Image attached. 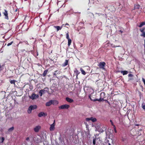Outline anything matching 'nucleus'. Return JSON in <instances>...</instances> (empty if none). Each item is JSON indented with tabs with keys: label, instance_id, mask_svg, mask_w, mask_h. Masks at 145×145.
Returning a JSON list of instances; mask_svg holds the SVG:
<instances>
[{
	"label": "nucleus",
	"instance_id": "f257e3e1",
	"mask_svg": "<svg viewBox=\"0 0 145 145\" xmlns=\"http://www.w3.org/2000/svg\"><path fill=\"white\" fill-rule=\"evenodd\" d=\"M37 106L35 105H31L30 106L27 110V112L29 114H31L32 112V110H34L37 108Z\"/></svg>",
	"mask_w": 145,
	"mask_h": 145
},
{
	"label": "nucleus",
	"instance_id": "f03ea898",
	"mask_svg": "<svg viewBox=\"0 0 145 145\" xmlns=\"http://www.w3.org/2000/svg\"><path fill=\"white\" fill-rule=\"evenodd\" d=\"M106 65V63L104 62H102L99 63L98 66L100 68L102 69L103 70H105V67Z\"/></svg>",
	"mask_w": 145,
	"mask_h": 145
},
{
	"label": "nucleus",
	"instance_id": "7ed1b4c3",
	"mask_svg": "<svg viewBox=\"0 0 145 145\" xmlns=\"http://www.w3.org/2000/svg\"><path fill=\"white\" fill-rule=\"evenodd\" d=\"M57 103V101L51 100L46 103V106H49L52 104L54 105L55 103Z\"/></svg>",
	"mask_w": 145,
	"mask_h": 145
},
{
	"label": "nucleus",
	"instance_id": "20e7f679",
	"mask_svg": "<svg viewBox=\"0 0 145 145\" xmlns=\"http://www.w3.org/2000/svg\"><path fill=\"white\" fill-rule=\"evenodd\" d=\"M70 107L69 105L65 104L59 106V109H68Z\"/></svg>",
	"mask_w": 145,
	"mask_h": 145
},
{
	"label": "nucleus",
	"instance_id": "39448f33",
	"mask_svg": "<svg viewBox=\"0 0 145 145\" xmlns=\"http://www.w3.org/2000/svg\"><path fill=\"white\" fill-rule=\"evenodd\" d=\"M29 97L32 100L36 99L39 97V95L33 93L31 96H29Z\"/></svg>",
	"mask_w": 145,
	"mask_h": 145
},
{
	"label": "nucleus",
	"instance_id": "423d86ee",
	"mask_svg": "<svg viewBox=\"0 0 145 145\" xmlns=\"http://www.w3.org/2000/svg\"><path fill=\"white\" fill-rule=\"evenodd\" d=\"M47 115V114L46 113H44L43 112H40L38 114V116L39 117H41L42 116L45 117Z\"/></svg>",
	"mask_w": 145,
	"mask_h": 145
},
{
	"label": "nucleus",
	"instance_id": "0eeeda50",
	"mask_svg": "<svg viewBox=\"0 0 145 145\" xmlns=\"http://www.w3.org/2000/svg\"><path fill=\"white\" fill-rule=\"evenodd\" d=\"M41 129V126L40 125L36 126L34 128V130L35 132H38Z\"/></svg>",
	"mask_w": 145,
	"mask_h": 145
},
{
	"label": "nucleus",
	"instance_id": "6e6552de",
	"mask_svg": "<svg viewBox=\"0 0 145 145\" xmlns=\"http://www.w3.org/2000/svg\"><path fill=\"white\" fill-rule=\"evenodd\" d=\"M86 120L87 121L91 120L92 122H94L96 121V119L95 118L91 117L90 118H86Z\"/></svg>",
	"mask_w": 145,
	"mask_h": 145
},
{
	"label": "nucleus",
	"instance_id": "1a4fd4ad",
	"mask_svg": "<svg viewBox=\"0 0 145 145\" xmlns=\"http://www.w3.org/2000/svg\"><path fill=\"white\" fill-rule=\"evenodd\" d=\"M55 121H54V123L50 125V130L51 131H54L55 129Z\"/></svg>",
	"mask_w": 145,
	"mask_h": 145
},
{
	"label": "nucleus",
	"instance_id": "9d476101",
	"mask_svg": "<svg viewBox=\"0 0 145 145\" xmlns=\"http://www.w3.org/2000/svg\"><path fill=\"white\" fill-rule=\"evenodd\" d=\"M129 77L128 81H130L133 80L134 79L133 78V75L131 74H128Z\"/></svg>",
	"mask_w": 145,
	"mask_h": 145
},
{
	"label": "nucleus",
	"instance_id": "9b49d317",
	"mask_svg": "<svg viewBox=\"0 0 145 145\" xmlns=\"http://www.w3.org/2000/svg\"><path fill=\"white\" fill-rule=\"evenodd\" d=\"M66 100L69 103H72L74 101L72 99L68 97L66 98Z\"/></svg>",
	"mask_w": 145,
	"mask_h": 145
},
{
	"label": "nucleus",
	"instance_id": "f8f14e48",
	"mask_svg": "<svg viewBox=\"0 0 145 145\" xmlns=\"http://www.w3.org/2000/svg\"><path fill=\"white\" fill-rule=\"evenodd\" d=\"M61 73V71L58 70L55 71L53 73V75L54 76H56L57 75Z\"/></svg>",
	"mask_w": 145,
	"mask_h": 145
},
{
	"label": "nucleus",
	"instance_id": "ddd939ff",
	"mask_svg": "<svg viewBox=\"0 0 145 145\" xmlns=\"http://www.w3.org/2000/svg\"><path fill=\"white\" fill-rule=\"evenodd\" d=\"M3 14L5 16V18L7 20L8 19V16L7 12L6 10H5L3 12Z\"/></svg>",
	"mask_w": 145,
	"mask_h": 145
},
{
	"label": "nucleus",
	"instance_id": "4468645a",
	"mask_svg": "<svg viewBox=\"0 0 145 145\" xmlns=\"http://www.w3.org/2000/svg\"><path fill=\"white\" fill-rule=\"evenodd\" d=\"M45 90H40L39 91V94H40V96H42V95L45 93Z\"/></svg>",
	"mask_w": 145,
	"mask_h": 145
},
{
	"label": "nucleus",
	"instance_id": "2eb2a0df",
	"mask_svg": "<svg viewBox=\"0 0 145 145\" xmlns=\"http://www.w3.org/2000/svg\"><path fill=\"white\" fill-rule=\"evenodd\" d=\"M140 8V6L138 5H136L135 6L134 10L138 12V10Z\"/></svg>",
	"mask_w": 145,
	"mask_h": 145
},
{
	"label": "nucleus",
	"instance_id": "dca6fc26",
	"mask_svg": "<svg viewBox=\"0 0 145 145\" xmlns=\"http://www.w3.org/2000/svg\"><path fill=\"white\" fill-rule=\"evenodd\" d=\"M54 27L55 28H56L57 29V31H58L59 30H61V28H62V26L60 27L59 26H54Z\"/></svg>",
	"mask_w": 145,
	"mask_h": 145
},
{
	"label": "nucleus",
	"instance_id": "f3484780",
	"mask_svg": "<svg viewBox=\"0 0 145 145\" xmlns=\"http://www.w3.org/2000/svg\"><path fill=\"white\" fill-rule=\"evenodd\" d=\"M105 94L104 92H102L100 93V97H102L104 99L105 97Z\"/></svg>",
	"mask_w": 145,
	"mask_h": 145
},
{
	"label": "nucleus",
	"instance_id": "a211bd4d",
	"mask_svg": "<svg viewBox=\"0 0 145 145\" xmlns=\"http://www.w3.org/2000/svg\"><path fill=\"white\" fill-rule=\"evenodd\" d=\"M74 71L77 77L78 74L80 73V72H79L76 69H75V70Z\"/></svg>",
	"mask_w": 145,
	"mask_h": 145
},
{
	"label": "nucleus",
	"instance_id": "6ab92c4d",
	"mask_svg": "<svg viewBox=\"0 0 145 145\" xmlns=\"http://www.w3.org/2000/svg\"><path fill=\"white\" fill-rule=\"evenodd\" d=\"M94 101H97L99 102L104 101V99L102 97H100V98L99 99H96V100H95Z\"/></svg>",
	"mask_w": 145,
	"mask_h": 145
},
{
	"label": "nucleus",
	"instance_id": "aec40b11",
	"mask_svg": "<svg viewBox=\"0 0 145 145\" xmlns=\"http://www.w3.org/2000/svg\"><path fill=\"white\" fill-rule=\"evenodd\" d=\"M121 73L123 75H125L127 74H128V72L126 71H121Z\"/></svg>",
	"mask_w": 145,
	"mask_h": 145
},
{
	"label": "nucleus",
	"instance_id": "412c9836",
	"mask_svg": "<svg viewBox=\"0 0 145 145\" xmlns=\"http://www.w3.org/2000/svg\"><path fill=\"white\" fill-rule=\"evenodd\" d=\"M48 72V70L47 69L45 70L44 72L43 73L42 75L43 76H45L47 74V73Z\"/></svg>",
	"mask_w": 145,
	"mask_h": 145
},
{
	"label": "nucleus",
	"instance_id": "4be33fe9",
	"mask_svg": "<svg viewBox=\"0 0 145 145\" xmlns=\"http://www.w3.org/2000/svg\"><path fill=\"white\" fill-rule=\"evenodd\" d=\"M68 64V61L67 60H65V62L63 64V66L65 67Z\"/></svg>",
	"mask_w": 145,
	"mask_h": 145
},
{
	"label": "nucleus",
	"instance_id": "5701e85b",
	"mask_svg": "<svg viewBox=\"0 0 145 145\" xmlns=\"http://www.w3.org/2000/svg\"><path fill=\"white\" fill-rule=\"evenodd\" d=\"M145 25V22H142L140 23V25L139 26V27H141Z\"/></svg>",
	"mask_w": 145,
	"mask_h": 145
},
{
	"label": "nucleus",
	"instance_id": "b1692460",
	"mask_svg": "<svg viewBox=\"0 0 145 145\" xmlns=\"http://www.w3.org/2000/svg\"><path fill=\"white\" fill-rule=\"evenodd\" d=\"M67 39L68 40V46H69L71 42V40L70 39Z\"/></svg>",
	"mask_w": 145,
	"mask_h": 145
},
{
	"label": "nucleus",
	"instance_id": "393cba45",
	"mask_svg": "<svg viewBox=\"0 0 145 145\" xmlns=\"http://www.w3.org/2000/svg\"><path fill=\"white\" fill-rule=\"evenodd\" d=\"M80 71L84 75H85L86 74V73L85 71L82 69L80 68Z\"/></svg>",
	"mask_w": 145,
	"mask_h": 145
},
{
	"label": "nucleus",
	"instance_id": "a878e982",
	"mask_svg": "<svg viewBox=\"0 0 145 145\" xmlns=\"http://www.w3.org/2000/svg\"><path fill=\"white\" fill-rule=\"evenodd\" d=\"M14 129V127H11L9 128L8 129V131L9 132H12V131Z\"/></svg>",
	"mask_w": 145,
	"mask_h": 145
},
{
	"label": "nucleus",
	"instance_id": "bb28decb",
	"mask_svg": "<svg viewBox=\"0 0 145 145\" xmlns=\"http://www.w3.org/2000/svg\"><path fill=\"white\" fill-rule=\"evenodd\" d=\"M16 81L14 80H10V82L11 84H14L15 85V83Z\"/></svg>",
	"mask_w": 145,
	"mask_h": 145
},
{
	"label": "nucleus",
	"instance_id": "cd10ccee",
	"mask_svg": "<svg viewBox=\"0 0 145 145\" xmlns=\"http://www.w3.org/2000/svg\"><path fill=\"white\" fill-rule=\"evenodd\" d=\"M96 140V139L95 138H93V144L94 145H95V144Z\"/></svg>",
	"mask_w": 145,
	"mask_h": 145
},
{
	"label": "nucleus",
	"instance_id": "c85d7f7f",
	"mask_svg": "<svg viewBox=\"0 0 145 145\" xmlns=\"http://www.w3.org/2000/svg\"><path fill=\"white\" fill-rule=\"evenodd\" d=\"M141 36L145 37V32H144L142 33L141 35Z\"/></svg>",
	"mask_w": 145,
	"mask_h": 145
},
{
	"label": "nucleus",
	"instance_id": "c756f323",
	"mask_svg": "<svg viewBox=\"0 0 145 145\" xmlns=\"http://www.w3.org/2000/svg\"><path fill=\"white\" fill-rule=\"evenodd\" d=\"M66 38L67 39H70L69 38V33L68 32L67 34H66Z\"/></svg>",
	"mask_w": 145,
	"mask_h": 145
},
{
	"label": "nucleus",
	"instance_id": "7c9ffc66",
	"mask_svg": "<svg viewBox=\"0 0 145 145\" xmlns=\"http://www.w3.org/2000/svg\"><path fill=\"white\" fill-rule=\"evenodd\" d=\"M13 42V41H12L11 42H10V43H8L7 44V46H9L11 45L12 44Z\"/></svg>",
	"mask_w": 145,
	"mask_h": 145
},
{
	"label": "nucleus",
	"instance_id": "2f4dec72",
	"mask_svg": "<svg viewBox=\"0 0 145 145\" xmlns=\"http://www.w3.org/2000/svg\"><path fill=\"white\" fill-rule=\"evenodd\" d=\"M5 140L4 137H2L1 138V142H3Z\"/></svg>",
	"mask_w": 145,
	"mask_h": 145
},
{
	"label": "nucleus",
	"instance_id": "473e14b6",
	"mask_svg": "<svg viewBox=\"0 0 145 145\" xmlns=\"http://www.w3.org/2000/svg\"><path fill=\"white\" fill-rule=\"evenodd\" d=\"M144 29L143 28V29H140V31L142 33H143L144 32Z\"/></svg>",
	"mask_w": 145,
	"mask_h": 145
},
{
	"label": "nucleus",
	"instance_id": "72a5a7b5",
	"mask_svg": "<svg viewBox=\"0 0 145 145\" xmlns=\"http://www.w3.org/2000/svg\"><path fill=\"white\" fill-rule=\"evenodd\" d=\"M142 107L145 110V105L142 104Z\"/></svg>",
	"mask_w": 145,
	"mask_h": 145
},
{
	"label": "nucleus",
	"instance_id": "f704fd0d",
	"mask_svg": "<svg viewBox=\"0 0 145 145\" xmlns=\"http://www.w3.org/2000/svg\"><path fill=\"white\" fill-rule=\"evenodd\" d=\"M3 68L2 67L1 65H0V71L3 70Z\"/></svg>",
	"mask_w": 145,
	"mask_h": 145
},
{
	"label": "nucleus",
	"instance_id": "c9c22d12",
	"mask_svg": "<svg viewBox=\"0 0 145 145\" xmlns=\"http://www.w3.org/2000/svg\"><path fill=\"white\" fill-rule=\"evenodd\" d=\"M110 121L111 122V124L112 125H114V124H113V123L112 121L111 120H110Z\"/></svg>",
	"mask_w": 145,
	"mask_h": 145
},
{
	"label": "nucleus",
	"instance_id": "e433bc0d",
	"mask_svg": "<svg viewBox=\"0 0 145 145\" xmlns=\"http://www.w3.org/2000/svg\"><path fill=\"white\" fill-rule=\"evenodd\" d=\"M113 127H114V130H115V129H116V126L114 125H113Z\"/></svg>",
	"mask_w": 145,
	"mask_h": 145
},
{
	"label": "nucleus",
	"instance_id": "4c0bfd02",
	"mask_svg": "<svg viewBox=\"0 0 145 145\" xmlns=\"http://www.w3.org/2000/svg\"><path fill=\"white\" fill-rule=\"evenodd\" d=\"M29 139V137H27L26 138V140H28Z\"/></svg>",
	"mask_w": 145,
	"mask_h": 145
},
{
	"label": "nucleus",
	"instance_id": "58836bf2",
	"mask_svg": "<svg viewBox=\"0 0 145 145\" xmlns=\"http://www.w3.org/2000/svg\"><path fill=\"white\" fill-rule=\"evenodd\" d=\"M25 43L26 44H29L28 42L27 41H26L25 42Z\"/></svg>",
	"mask_w": 145,
	"mask_h": 145
},
{
	"label": "nucleus",
	"instance_id": "ea45409f",
	"mask_svg": "<svg viewBox=\"0 0 145 145\" xmlns=\"http://www.w3.org/2000/svg\"><path fill=\"white\" fill-rule=\"evenodd\" d=\"M69 25V24L68 23H66L65 25Z\"/></svg>",
	"mask_w": 145,
	"mask_h": 145
},
{
	"label": "nucleus",
	"instance_id": "a19ab883",
	"mask_svg": "<svg viewBox=\"0 0 145 145\" xmlns=\"http://www.w3.org/2000/svg\"><path fill=\"white\" fill-rule=\"evenodd\" d=\"M114 130L115 132L116 133L117 132V131H116V129H115V130Z\"/></svg>",
	"mask_w": 145,
	"mask_h": 145
},
{
	"label": "nucleus",
	"instance_id": "79ce46f5",
	"mask_svg": "<svg viewBox=\"0 0 145 145\" xmlns=\"http://www.w3.org/2000/svg\"><path fill=\"white\" fill-rule=\"evenodd\" d=\"M120 46H114V47H120Z\"/></svg>",
	"mask_w": 145,
	"mask_h": 145
},
{
	"label": "nucleus",
	"instance_id": "37998d69",
	"mask_svg": "<svg viewBox=\"0 0 145 145\" xmlns=\"http://www.w3.org/2000/svg\"><path fill=\"white\" fill-rule=\"evenodd\" d=\"M108 145H111V144H110V143H109L108 144Z\"/></svg>",
	"mask_w": 145,
	"mask_h": 145
},
{
	"label": "nucleus",
	"instance_id": "c03bdc74",
	"mask_svg": "<svg viewBox=\"0 0 145 145\" xmlns=\"http://www.w3.org/2000/svg\"><path fill=\"white\" fill-rule=\"evenodd\" d=\"M64 25V24H63V25H62V26H63V25Z\"/></svg>",
	"mask_w": 145,
	"mask_h": 145
},
{
	"label": "nucleus",
	"instance_id": "a18cd8bd",
	"mask_svg": "<svg viewBox=\"0 0 145 145\" xmlns=\"http://www.w3.org/2000/svg\"><path fill=\"white\" fill-rule=\"evenodd\" d=\"M17 11V10L16 9V10L15 11Z\"/></svg>",
	"mask_w": 145,
	"mask_h": 145
},
{
	"label": "nucleus",
	"instance_id": "49530a36",
	"mask_svg": "<svg viewBox=\"0 0 145 145\" xmlns=\"http://www.w3.org/2000/svg\"><path fill=\"white\" fill-rule=\"evenodd\" d=\"M101 145H104L103 144H101Z\"/></svg>",
	"mask_w": 145,
	"mask_h": 145
}]
</instances>
